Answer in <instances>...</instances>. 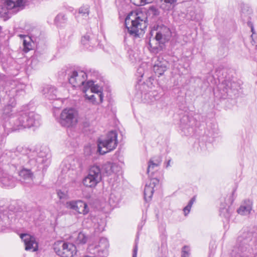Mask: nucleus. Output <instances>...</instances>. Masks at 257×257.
Segmentation results:
<instances>
[{"label":"nucleus","mask_w":257,"mask_h":257,"mask_svg":"<svg viewBox=\"0 0 257 257\" xmlns=\"http://www.w3.org/2000/svg\"><path fill=\"white\" fill-rule=\"evenodd\" d=\"M232 257H257V238L251 232H244L237 238Z\"/></svg>","instance_id":"f257e3e1"},{"label":"nucleus","mask_w":257,"mask_h":257,"mask_svg":"<svg viewBox=\"0 0 257 257\" xmlns=\"http://www.w3.org/2000/svg\"><path fill=\"white\" fill-rule=\"evenodd\" d=\"M147 17L129 14L125 19V25L128 33L135 38H140L147 27Z\"/></svg>","instance_id":"f03ea898"},{"label":"nucleus","mask_w":257,"mask_h":257,"mask_svg":"<svg viewBox=\"0 0 257 257\" xmlns=\"http://www.w3.org/2000/svg\"><path fill=\"white\" fill-rule=\"evenodd\" d=\"M40 121V115L34 111L21 110L18 112L13 124L21 128H30L39 126Z\"/></svg>","instance_id":"7ed1b4c3"},{"label":"nucleus","mask_w":257,"mask_h":257,"mask_svg":"<svg viewBox=\"0 0 257 257\" xmlns=\"http://www.w3.org/2000/svg\"><path fill=\"white\" fill-rule=\"evenodd\" d=\"M22 159L32 167H40L42 165L47 167L50 163V154L43 151L37 153L29 150L26 155L22 156Z\"/></svg>","instance_id":"20e7f679"},{"label":"nucleus","mask_w":257,"mask_h":257,"mask_svg":"<svg viewBox=\"0 0 257 257\" xmlns=\"http://www.w3.org/2000/svg\"><path fill=\"white\" fill-rule=\"evenodd\" d=\"M28 0H6V7L0 8V17L5 20L9 19L12 15L17 14L25 8L27 5Z\"/></svg>","instance_id":"39448f33"},{"label":"nucleus","mask_w":257,"mask_h":257,"mask_svg":"<svg viewBox=\"0 0 257 257\" xmlns=\"http://www.w3.org/2000/svg\"><path fill=\"white\" fill-rule=\"evenodd\" d=\"M78 118V111L74 108H69L64 109L56 119L61 126L72 127L77 124Z\"/></svg>","instance_id":"423d86ee"},{"label":"nucleus","mask_w":257,"mask_h":257,"mask_svg":"<svg viewBox=\"0 0 257 257\" xmlns=\"http://www.w3.org/2000/svg\"><path fill=\"white\" fill-rule=\"evenodd\" d=\"M117 134L115 131H110L105 138L98 141L97 151L100 154L103 155L115 149L117 145Z\"/></svg>","instance_id":"0eeeda50"},{"label":"nucleus","mask_w":257,"mask_h":257,"mask_svg":"<svg viewBox=\"0 0 257 257\" xmlns=\"http://www.w3.org/2000/svg\"><path fill=\"white\" fill-rule=\"evenodd\" d=\"M53 249L56 253L61 257H73L77 252L74 244L62 240L55 242Z\"/></svg>","instance_id":"6e6552de"},{"label":"nucleus","mask_w":257,"mask_h":257,"mask_svg":"<svg viewBox=\"0 0 257 257\" xmlns=\"http://www.w3.org/2000/svg\"><path fill=\"white\" fill-rule=\"evenodd\" d=\"M150 34L155 36L154 39L161 44L168 41L171 36L169 28L163 25H155L151 29Z\"/></svg>","instance_id":"1a4fd4ad"},{"label":"nucleus","mask_w":257,"mask_h":257,"mask_svg":"<svg viewBox=\"0 0 257 257\" xmlns=\"http://www.w3.org/2000/svg\"><path fill=\"white\" fill-rule=\"evenodd\" d=\"M102 178L101 169L97 165L90 167L88 175L83 179L84 185L88 187H95Z\"/></svg>","instance_id":"9d476101"},{"label":"nucleus","mask_w":257,"mask_h":257,"mask_svg":"<svg viewBox=\"0 0 257 257\" xmlns=\"http://www.w3.org/2000/svg\"><path fill=\"white\" fill-rule=\"evenodd\" d=\"M86 79V73L84 71H74L68 76L69 82L73 87L84 85Z\"/></svg>","instance_id":"9b49d317"},{"label":"nucleus","mask_w":257,"mask_h":257,"mask_svg":"<svg viewBox=\"0 0 257 257\" xmlns=\"http://www.w3.org/2000/svg\"><path fill=\"white\" fill-rule=\"evenodd\" d=\"M196 124V121L192 116L184 115L180 119V127L186 135H190L193 132V126Z\"/></svg>","instance_id":"f8f14e48"},{"label":"nucleus","mask_w":257,"mask_h":257,"mask_svg":"<svg viewBox=\"0 0 257 257\" xmlns=\"http://www.w3.org/2000/svg\"><path fill=\"white\" fill-rule=\"evenodd\" d=\"M236 83L228 80H224L219 85L218 89L222 94L221 97L225 98L226 96L232 97V93H235L236 90L234 88Z\"/></svg>","instance_id":"ddd939ff"},{"label":"nucleus","mask_w":257,"mask_h":257,"mask_svg":"<svg viewBox=\"0 0 257 257\" xmlns=\"http://www.w3.org/2000/svg\"><path fill=\"white\" fill-rule=\"evenodd\" d=\"M67 208L74 210L78 213L86 214L89 212V208L86 203L81 200L72 201L66 203Z\"/></svg>","instance_id":"4468645a"},{"label":"nucleus","mask_w":257,"mask_h":257,"mask_svg":"<svg viewBox=\"0 0 257 257\" xmlns=\"http://www.w3.org/2000/svg\"><path fill=\"white\" fill-rule=\"evenodd\" d=\"M169 63L163 58L159 57L155 62L153 70L156 75L160 76L163 75L169 67Z\"/></svg>","instance_id":"2eb2a0df"},{"label":"nucleus","mask_w":257,"mask_h":257,"mask_svg":"<svg viewBox=\"0 0 257 257\" xmlns=\"http://www.w3.org/2000/svg\"><path fill=\"white\" fill-rule=\"evenodd\" d=\"M159 181L157 178L151 179L149 182H147L146 184L144 194V199L146 201L151 200L154 191V187L159 184Z\"/></svg>","instance_id":"dca6fc26"},{"label":"nucleus","mask_w":257,"mask_h":257,"mask_svg":"<svg viewBox=\"0 0 257 257\" xmlns=\"http://www.w3.org/2000/svg\"><path fill=\"white\" fill-rule=\"evenodd\" d=\"M101 172L105 174L106 176H109L112 174H119L121 172V167L116 163L107 162L104 163L102 167Z\"/></svg>","instance_id":"f3484780"},{"label":"nucleus","mask_w":257,"mask_h":257,"mask_svg":"<svg viewBox=\"0 0 257 257\" xmlns=\"http://www.w3.org/2000/svg\"><path fill=\"white\" fill-rule=\"evenodd\" d=\"M21 238L24 242L26 250H37L38 245L34 237L28 234H22Z\"/></svg>","instance_id":"a211bd4d"},{"label":"nucleus","mask_w":257,"mask_h":257,"mask_svg":"<svg viewBox=\"0 0 257 257\" xmlns=\"http://www.w3.org/2000/svg\"><path fill=\"white\" fill-rule=\"evenodd\" d=\"M109 246L108 241L107 239V238L105 237H101L100 238L98 244L97 245H96L94 247H93V245H89L88 248L89 249V251L92 253L91 251V250L92 249H97L98 248H100V249H98L97 251L99 255H101V254H106L107 252V248H108ZM95 252L93 251V253H95Z\"/></svg>","instance_id":"6ab92c4d"},{"label":"nucleus","mask_w":257,"mask_h":257,"mask_svg":"<svg viewBox=\"0 0 257 257\" xmlns=\"http://www.w3.org/2000/svg\"><path fill=\"white\" fill-rule=\"evenodd\" d=\"M142 99L144 103H150L156 100H159L161 96L160 94L157 91L153 90L149 92H141Z\"/></svg>","instance_id":"aec40b11"},{"label":"nucleus","mask_w":257,"mask_h":257,"mask_svg":"<svg viewBox=\"0 0 257 257\" xmlns=\"http://www.w3.org/2000/svg\"><path fill=\"white\" fill-rule=\"evenodd\" d=\"M16 102L14 99H12L11 103L7 104L4 108V113L8 116L10 119L11 123H14V119H15L18 112H14L13 108L16 107Z\"/></svg>","instance_id":"412c9836"},{"label":"nucleus","mask_w":257,"mask_h":257,"mask_svg":"<svg viewBox=\"0 0 257 257\" xmlns=\"http://www.w3.org/2000/svg\"><path fill=\"white\" fill-rule=\"evenodd\" d=\"M252 209V201L249 199L244 200L237 211L242 215H249Z\"/></svg>","instance_id":"4be33fe9"},{"label":"nucleus","mask_w":257,"mask_h":257,"mask_svg":"<svg viewBox=\"0 0 257 257\" xmlns=\"http://www.w3.org/2000/svg\"><path fill=\"white\" fill-rule=\"evenodd\" d=\"M16 180L13 176L4 174L0 178V184L3 187H14L16 185Z\"/></svg>","instance_id":"5701e85b"},{"label":"nucleus","mask_w":257,"mask_h":257,"mask_svg":"<svg viewBox=\"0 0 257 257\" xmlns=\"http://www.w3.org/2000/svg\"><path fill=\"white\" fill-rule=\"evenodd\" d=\"M82 44L86 47H94L97 44V41L94 36L91 33H87L81 38Z\"/></svg>","instance_id":"b1692460"},{"label":"nucleus","mask_w":257,"mask_h":257,"mask_svg":"<svg viewBox=\"0 0 257 257\" xmlns=\"http://www.w3.org/2000/svg\"><path fill=\"white\" fill-rule=\"evenodd\" d=\"M252 13L251 9L246 8H243L241 10V17L243 21H247V25L250 27L252 33H254V29L251 22L249 21L250 19V15Z\"/></svg>","instance_id":"393cba45"},{"label":"nucleus","mask_w":257,"mask_h":257,"mask_svg":"<svg viewBox=\"0 0 257 257\" xmlns=\"http://www.w3.org/2000/svg\"><path fill=\"white\" fill-rule=\"evenodd\" d=\"M45 97L50 100L57 99V90L54 86H47L43 90Z\"/></svg>","instance_id":"a878e982"},{"label":"nucleus","mask_w":257,"mask_h":257,"mask_svg":"<svg viewBox=\"0 0 257 257\" xmlns=\"http://www.w3.org/2000/svg\"><path fill=\"white\" fill-rule=\"evenodd\" d=\"M86 87H88V89L90 88V91L92 92L96 93H100L99 94L100 100L101 102L102 101L103 95L101 92V87L97 84H94V81L93 80H90L87 81Z\"/></svg>","instance_id":"bb28decb"},{"label":"nucleus","mask_w":257,"mask_h":257,"mask_svg":"<svg viewBox=\"0 0 257 257\" xmlns=\"http://www.w3.org/2000/svg\"><path fill=\"white\" fill-rule=\"evenodd\" d=\"M232 210L230 206L221 203L220 207V215L228 220L231 216Z\"/></svg>","instance_id":"cd10ccee"},{"label":"nucleus","mask_w":257,"mask_h":257,"mask_svg":"<svg viewBox=\"0 0 257 257\" xmlns=\"http://www.w3.org/2000/svg\"><path fill=\"white\" fill-rule=\"evenodd\" d=\"M22 36L24 38L23 41V51L25 53H27L33 49L34 43L30 37L27 36Z\"/></svg>","instance_id":"c85d7f7f"},{"label":"nucleus","mask_w":257,"mask_h":257,"mask_svg":"<svg viewBox=\"0 0 257 257\" xmlns=\"http://www.w3.org/2000/svg\"><path fill=\"white\" fill-rule=\"evenodd\" d=\"M120 201V196L118 193L112 192L110 193L108 202L110 205L113 207L116 206Z\"/></svg>","instance_id":"c756f323"},{"label":"nucleus","mask_w":257,"mask_h":257,"mask_svg":"<svg viewBox=\"0 0 257 257\" xmlns=\"http://www.w3.org/2000/svg\"><path fill=\"white\" fill-rule=\"evenodd\" d=\"M20 176L24 180H32L33 174L30 169L23 168L19 172Z\"/></svg>","instance_id":"7c9ffc66"},{"label":"nucleus","mask_w":257,"mask_h":257,"mask_svg":"<svg viewBox=\"0 0 257 257\" xmlns=\"http://www.w3.org/2000/svg\"><path fill=\"white\" fill-rule=\"evenodd\" d=\"M162 162L161 158L159 157L155 160L151 159L149 162L148 166L147 173L149 174L150 172L153 170L155 167H158Z\"/></svg>","instance_id":"2f4dec72"},{"label":"nucleus","mask_w":257,"mask_h":257,"mask_svg":"<svg viewBox=\"0 0 257 257\" xmlns=\"http://www.w3.org/2000/svg\"><path fill=\"white\" fill-rule=\"evenodd\" d=\"M185 16L187 20L195 21H198L202 18L200 14H196L195 12L192 10L188 11V12Z\"/></svg>","instance_id":"473e14b6"},{"label":"nucleus","mask_w":257,"mask_h":257,"mask_svg":"<svg viewBox=\"0 0 257 257\" xmlns=\"http://www.w3.org/2000/svg\"><path fill=\"white\" fill-rule=\"evenodd\" d=\"M89 12V7L88 5H84L79 8L77 17L86 18L88 16Z\"/></svg>","instance_id":"72a5a7b5"},{"label":"nucleus","mask_w":257,"mask_h":257,"mask_svg":"<svg viewBox=\"0 0 257 257\" xmlns=\"http://www.w3.org/2000/svg\"><path fill=\"white\" fill-rule=\"evenodd\" d=\"M127 54L128 58L132 63L135 62L139 60V53L138 51L129 49Z\"/></svg>","instance_id":"f704fd0d"},{"label":"nucleus","mask_w":257,"mask_h":257,"mask_svg":"<svg viewBox=\"0 0 257 257\" xmlns=\"http://www.w3.org/2000/svg\"><path fill=\"white\" fill-rule=\"evenodd\" d=\"M159 15V11L155 6H151L148 10L147 15L148 17H156Z\"/></svg>","instance_id":"c9c22d12"},{"label":"nucleus","mask_w":257,"mask_h":257,"mask_svg":"<svg viewBox=\"0 0 257 257\" xmlns=\"http://www.w3.org/2000/svg\"><path fill=\"white\" fill-rule=\"evenodd\" d=\"M84 72L86 73L87 78L90 77L91 78H97L99 75L98 72L93 68H88L85 70Z\"/></svg>","instance_id":"e433bc0d"},{"label":"nucleus","mask_w":257,"mask_h":257,"mask_svg":"<svg viewBox=\"0 0 257 257\" xmlns=\"http://www.w3.org/2000/svg\"><path fill=\"white\" fill-rule=\"evenodd\" d=\"M87 240V236L83 233L79 232L77 235L76 242L78 244H85Z\"/></svg>","instance_id":"4c0bfd02"},{"label":"nucleus","mask_w":257,"mask_h":257,"mask_svg":"<svg viewBox=\"0 0 257 257\" xmlns=\"http://www.w3.org/2000/svg\"><path fill=\"white\" fill-rule=\"evenodd\" d=\"M95 151V148H92L90 146H85L84 148V154L85 156L89 157L91 156Z\"/></svg>","instance_id":"58836bf2"},{"label":"nucleus","mask_w":257,"mask_h":257,"mask_svg":"<svg viewBox=\"0 0 257 257\" xmlns=\"http://www.w3.org/2000/svg\"><path fill=\"white\" fill-rule=\"evenodd\" d=\"M66 20L65 16L62 14H58L55 19V22L56 24L63 23Z\"/></svg>","instance_id":"ea45409f"},{"label":"nucleus","mask_w":257,"mask_h":257,"mask_svg":"<svg viewBox=\"0 0 257 257\" xmlns=\"http://www.w3.org/2000/svg\"><path fill=\"white\" fill-rule=\"evenodd\" d=\"M133 2V0H131ZM154 0H140L139 3H136L135 2H133L134 5L137 6H144L147 4L151 3L153 2Z\"/></svg>","instance_id":"a19ab883"},{"label":"nucleus","mask_w":257,"mask_h":257,"mask_svg":"<svg viewBox=\"0 0 257 257\" xmlns=\"http://www.w3.org/2000/svg\"><path fill=\"white\" fill-rule=\"evenodd\" d=\"M187 249L188 247L186 246H184L182 250V257H189V250H187Z\"/></svg>","instance_id":"79ce46f5"},{"label":"nucleus","mask_w":257,"mask_h":257,"mask_svg":"<svg viewBox=\"0 0 257 257\" xmlns=\"http://www.w3.org/2000/svg\"><path fill=\"white\" fill-rule=\"evenodd\" d=\"M191 207H189L188 205L183 209L184 215L186 216L190 212Z\"/></svg>","instance_id":"37998d69"},{"label":"nucleus","mask_w":257,"mask_h":257,"mask_svg":"<svg viewBox=\"0 0 257 257\" xmlns=\"http://www.w3.org/2000/svg\"><path fill=\"white\" fill-rule=\"evenodd\" d=\"M138 251V243L136 241L135 246L133 250V257H137Z\"/></svg>","instance_id":"c03bdc74"},{"label":"nucleus","mask_w":257,"mask_h":257,"mask_svg":"<svg viewBox=\"0 0 257 257\" xmlns=\"http://www.w3.org/2000/svg\"><path fill=\"white\" fill-rule=\"evenodd\" d=\"M195 200H196V198H195V197L194 196L193 197H192L190 200L189 201V202H188V205L190 207H192V205L193 204V203H194V202L195 201Z\"/></svg>","instance_id":"a18cd8bd"},{"label":"nucleus","mask_w":257,"mask_h":257,"mask_svg":"<svg viewBox=\"0 0 257 257\" xmlns=\"http://www.w3.org/2000/svg\"><path fill=\"white\" fill-rule=\"evenodd\" d=\"M57 194L60 199L64 198L65 195V194L61 191H58L57 192Z\"/></svg>","instance_id":"49530a36"},{"label":"nucleus","mask_w":257,"mask_h":257,"mask_svg":"<svg viewBox=\"0 0 257 257\" xmlns=\"http://www.w3.org/2000/svg\"><path fill=\"white\" fill-rule=\"evenodd\" d=\"M149 45L150 47L153 50H156L157 51L156 52H158V50L159 49V48L157 47H153L152 46L151 41H150V42L149 43Z\"/></svg>","instance_id":"de8ad7c7"},{"label":"nucleus","mask_w":257,"mask_h":257,"mask_svg":"<svg viewBox=\"0 0 257 257\" xmlns=\"http://www.w3.org/2000/svg\"><path fill=\"white\" fill-rule=\"evenodd\" d=\"M164 2L166 4L172 5L174 3L176 0H164Z\"/></svg>","instance_id":"09e8293b"},{"label":"nucleus","mask_w":257,"mask_h":257,"mask_svg":"<svg viewBox=\"0 0 257 257\" xmlns=\"http://www.w3.org/2000/svg\"><path fill=\"white\" fill-rule=\"evenodd\" d=\"M148 87V86L146 85L145 84H142L140 85H139V88L140 89V90L142 91V89H145L146 88Z\"/></svg>","instance_id":"8fccbe9b"},{"label":"nucleus","mask_w":257,"mask_h":257,"mask_svg":"<svg viewBox=\"0 0 257 257\" xmlns=\"http://www.w3.org/2000/svg\"><path fill=\"white\" fill-rule=\"evenodd\" d=\"M170 162H171V160H169L167 163V165H166V167H168L170 165Z\"/></svg>","instance_id":"3c124183"},{"label":"nucleus","mask_w":257,"mask_h":257,"mask_svg":"<svg viewBox=\"0 0 257 257\" xmlns=\"http://www.w3.org/2000/svg\"><path fill=\"white\" fill-rule=\"evenodd\" d=\"M94 97V96L93 95H92L90 96V97H88V98L89 99H91H91H92Z\"/></svg>","instance_id":"603ef678"},{"label":"nucleus","mask_w":257,"mask_h":257,"mask_svg":"<svg viewBox=\"0 0 257 257\" xmlns=\"http://www.w3.org/2000/svg\"><path fill=\"white\" fill-rule=\"evenodd\" d=\"M62 172H65L66 170L64 168H62Z\"/></svg>","instance_id":"864d4df0"},{"label":"nucleus","mask_w":257,"mask_h":257,"mask_svg":"<svg viewBox=\"0 0 257 257\" xmlns=\"http://www.w3.org/2000/svg\"><path fill=\"white\" fill-rule=\"evenodd\" d=\"M84 257H96V256H88V255H86V256H85Z\"/></svg>","instance_id":"5fc2aeb1"}]
</instances>
